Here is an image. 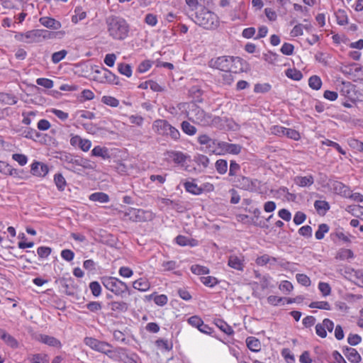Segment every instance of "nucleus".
<instances>
[{
  "mask_svg": "<svg viewBox=\"0 0 363 363\" xmlns=\"http://www.w3.org/2000/svg\"><path fill=\"white\" fill-rule=\"evenodd\" d=\"M60 160L67 170L78 174H81L83 169L92 170L96 167L94 162L71 153H64L61 155Z\"/></svg>",
  "mask_w": 363,
  "mask_h": 363,
  "instance_id": "obj_1",
  "label": "nucleus"
},
{
  "mask_svg": "<svg viewBox=\"0 0 363 363\" xmlns=\"http://www.w3.org/2000/svg\"><path fill=\"white\" fill-rule=\"evenodd\" d=\"M243 60L239 57L233 56H220L211 58L208 65L213 69H218L221 72H233L238 73L242 70Z\"/></svg>",
  "mask_w": 363,
  "mask_h": 363,
  "instance_id": "obj_2",
  "label": "nucleus"
},
{
  "mask_svg": "<svg viewBox=\"0 0 363 363\" xmlns=\"http://www.w3.org/2000/svg\"><path fill=\"white\" fill-rule=\"evenodd\" d=\"M106 23L108 33L113 39L123 40L128 37L129 26L124 18L111 16L106 19Z\"/></svg>",
  "mask_w": 363,
  "mask_h": 363,
  "instance_id": "obj_3",
  "label": "nucleus"
},
{
  "mask_svg": "<svg viewBox=\"0 0 363 363\" xmlns=\"http://www.w3.org/2000/svg\"><path fill=\"white\" fill-rule=\"evenodd\" d=\"M187 117L194 123L203 126L216 125L220 121L218 117H213L212 115L206 113L194 103L189 105Z\"/></svg>",
  "mask_w": 363,
  "mask_h": 363,
  "instance_id": "obj_4",
  "label": "nucleus"
},
{
  "mask_svg": "<svg viewBox=\"0 0 363 363\" xmlns=\"http://www.w3.org/2000/svg\"><path fill=\"white\" fill-rule=\"evenodd\" d=\"M194 22L207 30L216 29L220 25L217 14L206 8H202L196 13Z\"/></svg>",
  "mask_w": 363,
  "mask_h": 363,
  "instance_id": "obj_5",
  "label": "nucleus"
},
{
  "mask_svg": "<svg viewBox=\"0 0 363 363\" xmlns=\"http://www.w3.org/2000/svg\"><path fill=\"white\" fill-rule=\"evenodd\" d=\"M101 281L106 289L116 296H123L129 289L126 283L113 277H104Z\"/></svg>",
  "mask_w": 363,
  "mask_h": 363,
  "instance_id": "obj_6",
  "label": "nucleus"
},
{
  "mask_svg": "<svg viewBox=\"0 0 363 363\" xmlns=\"http://www.w3.org/2000/svg\"><path fill=\"white\" fill-rule=\"evenodd\" d=\"M53 33L44 30H32L25 33H20L16 35V38L21 41L32 43L39 41L40 38L43 37L45 38L47 37L51 38Z\"/></svg>",
  "mask_w": 363,
  "mask_h": 363,
  "instance_id": "obj_7",
  "label": "nucleus"
},
{
  "mask_svg": "<svg viewBox=\"0 0 363 363\" xmlns=\"http://www.w3.org/2000/svg\"><path fill=\"white\" fill-rule=\"evenodd\" d=\"M125 216L133 222H145L151 220L154 218L152 211L134 208H130L125 213Z\"/></svg>",
  "mask_w": 363,
  "mask_h": 363,
  "instance_id": "obj_8",
  "label": "nucleus"
},
{
  "mask_svg": "<svg viewBox=\"0 0 363 363\" xmlns=\"http://www.w3.org/2000/svg\"><path fill=\"white\" fill-rule=\"evenodd\" d=\"M241 148L242 147L240 145L220 141V143H218V147L216 149L211 150L212 152L216 155H224L225 153L238 155L240 152Z\"/></svg>",
  "mask_w": 363,
  "mask_h": 363,
  "instance_id": "obj_9",
  "label": "nucleus"
},
{
  "mask_svg": "<svg viewBox=\"0 0 363 363\" xmlns=\"http://www.w3.org/2000/svg\"><path fill=\"white\" fill-rule=\"evenodd\" d=\"M70 145L74 148H78L83 152H88L91 147V141L89 139L82 138L78 135H70Z\"/></svg>",
  "mask_w": 363,
  "mask_h": 363,
  "instance_id": "obj_10",
  "label": "nucleus"
},
{
  "mask_svg": "<svg viewBox=\"0 0 363 363\" xmlns=\"http://www.w3.org/2000/svg\"><path fill=\"white\" fill-rule=\"evenodd\" d=\"M86 345L89 347L91 349L104 354L106 349L109 347V343L100 341L96 338L87 337L84 340Z\"/></svg>",
  "mask_w": 363,
  "mask_h": 363,
  "instance_id": "obj_11",
  "label": "nucleus"
},
{
  "mask_svg": "<svg viewBox=\"0 0 363 363\" xmlns=\"http://www.w3.org/2000/svg\"><path fill=\"white\" fill-rule=\"evenodd\" d=\"M334 328V323L328 318H325L321 323H318L315 325L316 334L324 338L327 336V332H332Z\"/></svg>",
  "mask_w": 363,
  "mask_h": 363,
  "instance_id": "obj_12",
  "label": "nucleus"
},
{
  "mask_svg": "<svg viewBox=\"0 0 363 363\" xmlns=\"http://www.w3.org/2000/svg\"><path fill=\"white\" fill-rule=\"evenodd\" d=\"M228 265L238 271H243L245 267V257L242 255H231L228 257Z\"/></svg>",
  "mask_w": 363,
  "mask_h": 363,
  "instance_id": "obj_13",
  "label": "nucleus"
},
{
  "mask_svg": "<svg viewBox=\"0 0 363 363\" xmlns=\"http://www.w3.org/2000/svg\"><path fill=\"white\" fill-rule=\"evenodd\" d=\"M125 348L124 347H117L113 349L111 345L109 344L108 349L104 352V354L107 355L111 359L115 362H121L123 359V356L125 355Z\"/></svg>",
  "mask_w": 363,
  "mask_h": 363,
  "instance_id": "obj_14",
  "label": "nucleus"
},
{
  "mask_svg": "<svg viewBox=\"0 0 363 363\" xmlns=\"http://www.w3.org/2000/svg\"><path fill=\"white\" fill-rule=\"evenodd\" d=\"M255 263L258 266H265L267 264H269L270 266H274L275 264L284 266V264L281 262L278 258L271 257L267 254L257 257L255 259Z\"/></svg>",
  "mask_w": 363,
  "mask_h": 363,
  "instance_id": "obj_15",
  "label": "nucleus"
},
{
  "mask_svg": "<svg viewBox=\"0 0 363 363\" xmlns=\"http://www.w3.org/2000/svg\"><path fill=\"white\" fill-rule=\"evenodd\" d=\"M169 126V123L167 121L158 119L153 122L152 130L158 135H168Z\"/></svg>",
  "mask_w": 363,
  "mask_h": 363,
  "instance_id": "obj_16",
  "label": "nucleus"
},
{
  "mask_svg": "<svg viewBox=\"0 0 363 363\" xmlns=\"http://www.w3.org/2000/svg\"><path fill=\"white\" fill-rule=\"evenodd\" d=\"M198 142L201 145H206L209 152H212L211 150L216 149L218 147V143H220V141L213 140L205 134L201 135L198 137Z\"/></svg>",
  "mask_w": 363,
  "mask_h": 363,
  "instance_id": "obj_17",
  "label": "nucleus"
},
{
  "mask_svg": "<svg viewBox=\"0 0 363 363\" xmlns=\"http://www.w3.org/2000/svg\"><path fill=\"white\" fill-rule=\"evenodd\" d=\"M31 174L37 177H45L49 172L48 167L41 162H33L31 164Z\"/></svg>",
  "mask_w": 363,
  "mask_h": 363,
  "instance_id": "obj_18",
  "label": "nucleus"
},
{
  "mask_svg": "<svg viewBox=\"0 0 363 363\" xmlns=\"http://www.w3.org/2000/svg\"><path fill=\"white\" fill-rule=\"evenodd\" d=\"M294 183L301 187H308L313 184L314 177L311 174L306 176H296L294 178Z\"/></svg>",
  "mask_w": 363,
  "mask_h": 363,
  "instance_id": "obj_19",
  "label": "nucleus"
},
{
  "mask_svg": "<svg viewBox=\"0 0 363 363\" xmlns=\"http://www.w3.org/2000/svg\"><path fill=\"white\" fill-rule=\"evenodd\" d=\"M91 155L92 157H101L103 160H108L111 157L108 149L106 147L100 145H96L92 149Z\"/></svg>",
  "mask_w": 363,
  "mask_h": 363,
  "instance_id": "obj_20",
  "label": "nucleus"
},
{
  "mask_svg": "<svg viewBox=\"0 0 363 363\" xmlns=\"http://www.w3.org/2000/svg\"><path fill=\"white\" fill-rule=\"evenodd\" d=\"M166 156L168 160H170L178 164H183L186 159V156L182 152L179 151H168L166 152Z\"/></svg>",
  "mask_w": 363,
  "mask_h": 363,
  "instance_id": "obj_21",
  "label": "nucleus"
},
{
  "mask_svg": "<svg viewBox=\"0 0 363 363\" xmlns=\"http://www.w3.org/2000/svg\"><path fill=\"white\" fill-rule=\"evenodd\" d=\"M133 287L140 291L145 292L150 289L151 284L147 279L141 277L133 282Z\"/></svg>",
  "mask_w": 363,
  "mask_h": 363,
  "instance_id": "obj_22",
  "label": "nucleus"
},
{
  "mask_svg": "<svg viewBox=\"0 0 363 363\" xmlns=\"http://www.w3.org/2000/svg\"><path fill=\"white\" fill-rule=\"evenodd\" d=\"M39 21L45 27L54 30L60 29L62 26L60 21L50 17H42Z\"/></svg>",
  "mask_w": 363,
  "mask_h": 363,
  "instance_id": "obj_23",
  "label": "nucleus"
},
{
  "mask_svg": "<svg viewBox=\"0 0 363 363\" xmlns=\"http://www.w3.org/2000/svg\"><path fill=\"white\" fill-rule=\"evenodd\" d=\"M333 190L337 194L341 195L344 197L350 196V189L344 184L340 182H334L332 184Z\"/></svg>",
  "mask_w": 363,
  "mask_h": 363,
  "instance_id": "obj_24",
  "label": "nucleus"
},
{
  "mask_svg": "<svg viewBox=\"0 0 363 363\" xmlns=\"http://www.w3.org/2000/svg\"><path fill=\"white\" fill-rule=\"evenodd\" d=\"M246 345L248 349L252 352H257L261 350V342L255 337H248L246 339Z\"/></svg>",
  "mask_w": 363,
  "mask_h": 363,
  "instance_id": "obj_25",
  "label": "nucleus"
},
{
  "mask_svg": "<svg viewBox=\"0 0 363 363\" xmlns=\"http://www.w3.org/2000/svg\"><path fill=\"white\" fill-rule=\"evenodd\" d=\"M176 242L180 246L195 247V246H197L199 244V242L196 240L189 238L184 236V235H178L176 238Z\"/></svg>",
  "mask_w": 363,
  "mask_h": 363,
  "instance_id": "obj_26",
  "label": "nucleus"
},
{
  "mask_svg": "<svg viewBox=\"0 0 363 363\" xmlns=\"http://www.w3.org/2000/svg\"><path fill=\"white\" fill-rule=\"evenodd\" d=\"M257 180L252 181L250 179L242 177L240 180V186L242 189L252 191L256 189Z\"/></svg>",
  "mask_w": 363,
  "mask_h": 363,
  "instance_id": "obj_27",
  "label": "nucleus"
},
{
  "mask_svg": "<svg viewBox=\"0 0 363 363\" xmlns=\"http://www.w3.org/2000/svg\"><path fill=\"white\" fill-rule=\"evenodd\" d=\"M0 101L4 104L13 105L17 102V98L13 92H0Z\"/></svg>",
  "mask_w": 363,
  "mask_h": 363,
  "instance_id": "obj_28",
  "label": "nucleus"
},
{
  "mask_svg": "<svg viewBox=\"0 0 363 363\" xmlns=\"http://www.w3.org/2000/svg\"><path fill=\"white\" fill-rule=\"evenodd\" d=\"M345 355L350 362L353 363H358L362 359L360 354L354 348H347L345 352Z\"/></svg>",
  "mask_w": 363,
  "mask_h": 363,
  "instance_id": "obj_29",
  "label": "nucleus"
},
{
  "mask_svg": "<svg viewBox=\"0 0 363 363\" xmlns=\"http://www.w3.org/2000/svg\"><path fill=\"white\" fill-rule=\"evenodd\" d=\"M184 186L187 192L194 195H200L203 192V189L192 182H186Z\"/></svg>",
  "mask_w": 363,
  "mask_h": 363,
  "instance_id": "obj_30",
  "label": "nucleus"
},
{
  "mask_svg": "<svg viewBox=\"0 0 363 363\" xmlns=\"http://www.w3.org/2000/svg\"><path fill=\"white\" fill-rule=\"evenodd\" d=\"M110 308L112 311L125 312L128 309V304L124 301H112L109 303Z\"/></svg>",
  "mask_w": 363,
  "mask_h": 363,
  "instance_id": "obj_31",
  "label": "nucleus"
},
{
  "mask_svg": "<svg viewBox=\"0 0 363 363\" xmlns=\"http://www.w3.org/2000/svg\"><path fill=\"white\" fill-rule=\"evenodd\" d=\"M89 199L92 201H97L101 203H108L110 200L108 195L104 192L93 193L89 196Z\"/></svg>",
  "mask_w": 363,
  "mask_h": 363,
  "instance_id": "obj_32",
  "label": "nucleus"
},
{
  "mask_svg": "<svg viewBox=\"0 0 363 363\" xmlns=\"http://www.w3.org/2000/svg\"><path fill=\"white\" fill-rule=\"evenodd\" d=\"M350 279L358 286L363 287V270L352 269L350 272Z\"/></svg>",
  "mask_w": 363,
  "mask_h": 363,
  "instance_id": "obj_33",
  "label": "nucleus"
},
{
  "mask_svg": "<svg viewBox=\"0 0 363 363\" xmlns=\"http://www.w3.org/2000/svg\"><path fill=\"white\" fill-rule=\"evenodd\" d=\"M353 252L350 249L345 248L340 249L335 255V258L340 260L351 259L353 258Z\"/></svg>",
  "mask_w": 363,
  "mask_h": 363,
  "instance_id": "obj_34",
  "label": "nucleus"
},
{
  "mask_svg": "<svg viewBox=\"0 0 363 363\" xmlns=\"http://www.w3.org/2000/svg\"><path fill=\"white\" fill-rule=\"evenodd\" d=\"M0 338L12 347H16L18 345L17 341L4 330H0Z\"/></svg>",
  "mask_w": 363,
  "mask_h": 363,
  "instance_id": "obj_35",
  "label": "nucleus"
},
{
  "mask_svg": "<svg viewBox=\"0 0 363 363\" xmlns=\"http://www.w3.org/2000/svg\"><path fill=\"white\" fill-rule=\"evenodd\" d=\"M139 88L142 89H150L152 91H160L159 84L152 80H147L142 82L139 85Z\"/></svg>",
  "mask_w": 363,
  "mask_h": 363,
  "instance_id": "obj_36",
  "label": "nucleus"
},
{
  "mask_svg": "<svg viewBox=\"0 0 363 363\" xmlns=\"http://www.w3.org/2000/svg\"><path fill=\"white\" fill-rule=\"evenodd\" d=\"M54 182L59 191H62L65 190L67 185V182L62 174H55Z\"/></svg>",
  "mask_w": 363,
  "mask_h": 363,
  "instance_id": "obj_37",
  "label": "nucleus"
},
{
  "mask_svg": "<svg viewBox=\"0 0 363 363\" xmlns=\"http://www.w3.org/2000/svg\"><path fill=\"white\" fill-rule=\"evenodd\" d=\"M0 173L4 174L13 175L17 173V170L13 168L8 163L0 161Z\"/></svg>",
  "mask_w": 363,
  "mask_h": 363,
  "instance_id": "obj_38",
  "label": "nucleus"
},
{
  "mask_svg": "<svg viewBox=\"0 0 363 363\" xmlns=\"http://www.w3.org/2000/svg\"><path fill=\"white\" fill-rule=\"evenodd\" d=\"M86 17V13L80 7L74 9V15L72 17V22L77 23L79 21L84 20Z\"/></svg>",
  "mask_w": 363,
  "mask_h": 363,
  "instance_id": "obj_39",
  "label": "nucleus"
},
{
  "mask_svg": "<svg viewBox=\"0 0 363 363\" xmlns=\"http://www.w3.org/2000/svg\"><path fill=\"white\" fill-rule=\"evenodd\" d=\"M308 85L312 89L318 90L322 86L321 79L317 75L311 76L308 79Z\"/></svg>",
  "mask_w": 363,
  "mask_h": 363,
  "instance_id": "obj_40",
  "label": "nucleus"
},
{
  "mask_svg": "<svg viewBox=\"0 0 363 363\" xmlns=\"http://www.w3.org/2000/svg\"><path fill=\"white\" fill-rule=\"evenodd\" d=\"M140 360L139 357L135 353H128L127 350L125 349V355L123 356V359L121 360V362H123L124 363H139L138 361Z\"/></svg>",
  "mask_w": 363,
  "mask_h": 363,
  "instance_id": "obj_41",
  "label": "nucleus"
},
{
  "mask_svg": "<svg viewBox=\"0 0 363 363\" xmlns=\"http://www.w3.org/2000/svg\"><path fill=\"white\" fill-rule=\"evenodd\" d=\"M311 308H318L329 311L331 309L330 304L328 301H313L309 304Z\"/></svg>",
  "mask_w": 363,
  "mask_h": 363,
  "instance_id": "obj_42",
  "label": "nucleus"
},
{
  "mask_svg": "<svg viewBox=\"0 0 363 363\" xmlns=\"http://www.w3.org/2000/svg\"><path fill=\"white\" fill-rule=\"evenodd\" d=\"M215 167L219 174H224L228 170V162L225 160H218L215 164Z\"/></svg>",
  "mask_w": 363,
  "mask_h": 363,
  "instance_id": "obj_43",
  "label": "nucleus"
},
{
  "mask_svg": "<svg viewBox=\"0 0 363 363\" xmlns=\"http://www.w3.org/2000/svg\"><path fill=\"white\" fill-rule=\"evenodd\" d=\"M118 70L121 74L125 75L127 77H130L132 75V68H131V66L128 64H125V63L118 64Z\"/></svg>",
  "mask_w": 363,
  "mask_h": 363,
  "instance_id": "obj_44",
  "label": "nucleus"
},
{
  "mask_svg": "<svg viewBox=\"0 0 363 363\" xmlns=\"http://www.w3.org/2000/svg\"><path fill=\"white\" fill-rule=\"evenodd\" d=\"M40 341L46 345L58 347L60 345V342L55 337L48 336V335H41Z\"/></svg>",
  "mask_w": 363,
  "mask_h": 363,
  "instance_id": "obj_45",
  "label": "nucleus"
},
{
  "mask_svg": "<svg viewBox=\"0 0 363 363\" xmlns=\"http://www.w3.org/2000/svg\"><path fill=\"white\" fill-rule=\"evenodd\" d=\"M181 126L182 130L189 135H194L196 133V128L188 121H183Z\"/></svg>",
  "mask_w": 363,
  "mask_h": 363,
  "instance_id": "obj_46",
  "label": "nucleus"
},
{
  "mask_svg": "<svg viewBox=\"0 0 363 363\" xmlns=\"http://www.w3.org/2000/svg\"><path fill=\"white\" fill-rule=\"evenodd\" d=\"M329 230V227L327 224L323 223L319 225L318 230L315 233V238L317 240H322L325 234Z\"/></svg>",
  "mask_w": 363,
  "mask_h": 363,
  "instance_id": "obj_47",
  "label": "nucleus"
},
{
  "mask_svg": "<svg viewBox=\"0 0 363 363\" xmlns=\"http://www.w3.org/2000/svg\"><path fill=\"white\" fill-rule=\"evenodd\" d=\"M318 288L323 296L326 297L331 294V287L329 284L326 282L320 281Z\"/></svg>",
  "mask_w": 363,
  "mask_h": 363,
  "instance_id": "obj_48",
  "label": "nucleus"
},
{
  "mask_svg": "<svg viewBox=\"0 0 363 363\" xmlns=\"http://www.w3.org/2000/svg\"><path fill=\"white\" fill-rule=\"evenodd\" d=\"M279 289L285 294H289L291 291H292V290L294 289V286L293 284L287 281V280H284V281H282L279 286Z\"/></svg>",
  "mask_w": 363,
  "mask_h": 363,
  "instance_id": "obj_49",
  "label": "nucleus"
},
{
  "mask_svg": "<svg viewBox=\"0 0 363 363\" xmlns=\"http://www.w3.org/2000/svg\"><path fill=\"white\" fill-rule=\"evenodd\" d=\"M201 281L208 287H213L218 282L216 277L211 276L201 277Z\"/></svg>",
  "mask_w": 363,
  "mask_h": 363,
  "instance_id": "obj_50",
  "label": "nucleus"
},
{
  "mask_svg": "<svg viewBox=\"0 0 363 363\" xmlns=\"http://www.w3.org/2000/svg\"><path fill=\"white\" fill-rule=\"evenodd\" d=\"M152 297H154L153 299H154L155 303L160 306H163L166 305L168 301V298L164 294L157 295L155 296L153 294H151L150 296V298H152Z\"/></svg>",
  "mask_w": 363,
  "mask_h": 363,
  "instance_id": "obj_51",
  "label": "nucleus"
},
{
  "mask_svg": "<svg viewBox=\"0 0 363 363\" xmlns=\"http://www.w3.org/2000/svg\"><path fill=\"white\" fill-rule=\"evenodd\" d=\"M216 325L225 334L227 335H231L233 333V330L232 328L228 325L226 323H225L223 320H218L216 323Z\"/></svg>",
  "mask_w": 363,
  "mask_h": 363,
  "instance_id": "obj_52",
  "label": "nucleus"
},
{
  "mask_svg": "<svg viewBox=\"0 0 363 363\" xmlns=\"http://www.w3.org/2000/svg\"><path fill=\"white\" fill-rule=\"evenodd\" d=\"M101 101L104 104L111 107H116L119 104V101L117 99L110 96H103Z\"/></svg>",
  "mask_w": 363,
  "mask_h": 363,
  "instance_id": "obj_53",
  "label": "nucleus"
},
{
  "mask_svg": "<svg viewBox=\"0 0 363 363\" xmlns=\"http://www.w3.org/2000/svg\"><path fill=\"white\" fill-rule=\"evenodd\" d=\"M191 271L192 273L198 275L207 274L209 273V269L207 267L201 265L191 266Z\"/></svg>",
  "mask_w": 363,
  "mask_h": 363,
  "instance_id": "obj_54",
  "label": "nucleus"
},
{
  "mask_svg": "<svg viewBox=\"0 0 363 363\" xmlns=\"http://www.w3.org/2000/svg\"><path fill=\"white\" fill-rule=\"evenodd\" d=\"M281 356L284 357L287 363H294L295 357L288 348H284L281 350Z\"/></svg>",
  "mask_w": 363,
  "mask_h": 363,
  "instance_id": "obj_55",
  "label": "nucleus"
},
{
  "mask_svg": "<svg viewBox=\"0 0 363 363\" xmlns=\"http://www.w3.org/2000/svg\"><path fill=\"white\" fill-rule=\"evenodd\" d=\"M89 288L91 291V294L98 297L101 295V286L97 281H92L89 284Z\"/></svg>",
  "mask_w": 363,
  "mask_h": 363,
  "instance_id": "obj_56",
  "label": "nucleus"
},
{
  "mask_svg": "<svg viewBox=\"0 0 363 363\" xmlns=\"http://www.w3.org/2000/svg\"><path fill=\"white\" fill-rule=\"evenodd\" d=\"M67 52L65 50H62L59 52H54L52 55V61L53 63L57 64L62 60L67 55Z\"/></svg>",
  "mask_w": 363,
  "mask_h": 363,
  "instance_id": "obj_57",
  "label": "nucleus"
},
{
  "mask_svg": "<svg viewBox=\"0 0 363 363\" xmlns=\"http://www.w3.org/2000/svg\"><path fill=\"white\" fill-rule=\"evenodd\" d=\"M286 75L292 79L299 80L302 78V74L300 71L295 69H288L286 72Z\"/></svg>",
  "mask_w": 363,
  "mask_h": 363,
  "instance_id": "obj_58",
  "label": "nucleus"
},
{
  "mask_svg": "<svg viewBox=\"0 0 363 363\" xmlns=\"http://www.w3.org/2000/svg\"><path fill=\"white\" fill-rule=\"evenodd\" d=\"M314 207L318 211L326 212L330 208L328 203L325 201H315Z\"/></svg>",
  "mask_w": 363,
  "mask_h": 363,
  "instance_id": "obj_59",
  "label": "nucleus"
},
{
  "mask_svg": "<svg viewBox=\"0 0 363 363\" xmlns=\"http://www.w3.org/2000/svg\"><path fill=\"white\" fill-rule=\"evenodd\" d=\"M155 344L158 348L164 350L165 351H169L172 348V345L170 344L168 340L160 339L155 342Z\"/></svg>",
  "mask_w": 363,
  "mask_h": 363,
  "instance_id": "obj_60",
  "label": "nucleus"
},
{
  "mask_svg": "<svg viewBox=\"0 0 363 363\" xmlns=\"http://www.w3.org/2000/svg\"><path fill=\"white\" fill-rule=\"evenodd\" d=\"M188 323L196 328H199L202 325L203 320L198 315H193L188 318Z\"/></svg>",
  "mask_w": 363,
  "mask_h": 363,
  "instance_id": "obj_61",
  "label": "nucleus"
},
{
  "mask_svg": "<svg viewBox=\"0 0 363 363\" xmlns=\"http://www.w3.org/2000/svg\"><path fill=\"white\" fill-rule=\"evenodd\" d=\"M284 135L294 140H298L301 138L300 133L298 131L287 128H285Z\"/></svg>",
  "mask_w": 363,
  "mask_h": 363,
  "instance_id": "obj_62",
  "label": "nucleus"
},
{
  "mask_svg": "<svg viewBox=\"0 0 363 363\" xmlns=\"http://www.w3.org/2000/svg\"><path fill=\"white\" fill-rule=\"evenodd\" d=\"M296 278L297 281L303 286H308L311 284V279L306 274H297Z\"/></svg>",
  "mask_w": 363,
  "mask_h": 363,
  "instance_id": "obj_63",
  "label": "nucleus"
},
{
  "mask_svg": "<svg viewBox=\"0 0 363 363\" xmlns=\"http://www.w3.org/2000/svg\"><path fill=\"white\" fill-rule=\"evenodd\" d=\"M118 274L123 278H130L133 275V271L128 267H121L118 270Z\"/></svg>",
  "mask_w": 363,
  "mask_h": 363,
  "instance_id": "obj_64",
  "label": "nucleus"
}]
</instances>
